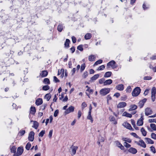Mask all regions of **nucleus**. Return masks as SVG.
<instances>
[{"label": "nucleus", "mask_w": 156, "mask_h": 156, "mask_svg": "<svg viewBox=\"0 0 156 156\" xmlns=\"http://www.w3.org/2000/svg\"><path fill=\"white\" fill-rule=\"evenodd\" d=\"M127 99V96L126 95H124L121 97V100L122 101H125Z\"/></svg>", "instance_id": "51"}, {"label": "nucleus", "mask_w": 156, "mask_h": 156, "mask_svg": "<svg viewBox=\"0 0 156 156\" xmlns=\"http://www.w3.org/2000/svg\"><path fill=\"white\" fill-rule=\"evenodd\" d=\"M99 74H96L94 75L93 76L90 78V82H92L96 80L99 77Z\"/></svg>", "instance_id": "16"}, {"label": "nucleus", "mask_w": 156, "mask_h": 156, "mask_svg": "<svg viewBox=\"0 0 156 156\" xmlns=\"http://www.w3.org/2000/svg\"><path fill=\"white\" fill-rule=\"evenodd\" d=\"M145 139L147 140V141L148 144H153L154 143V141L151 140L150 138H145Z\"/></svg>", "instance_id": "34"}, {"label": "nucleus", "mask_w": 156, "mask_h": 156, "mask_svg": "<svg viewBox=\"0 0 156 156\" xmlns=\"http://www.w3.org/2000/svg\"><path fill=\"white\" fill-rule=\"evenodd\" d=\"M45 133V131L44 130H42L39 133V136L42 137L43 136Z\"/></svg>", "instance_id": "44"}, {"label": "nucleus", "mask_w": 156, "mask_h": 156, "mask_svg": "<svg viewBox=\"0 0 156 156\" xmlns=\"http://www.w3.org/2000/svg\"><path fill=\"white\" fill-rule=\"evenodd\" d=\"M34 133L33 131H31L29 134L28 139L30 141H33L34 139Z\"/></svg>", "instance_id": "5"}, {"label": "nucleus", "mask_w": 156, "mask_h": 156, "mask_svg": "<svg viewBox=\"0 0 156 156\" xmlns=\"http://www.w3.org/2000/svg\"><path fill=\"white\" fill-rule=\"evenodd\" d=\"M59 113V110L58 109L56 110L54 112V116L55 117H56L57 116L58 114Z\"/></svg>", "instance_id": "55"}, {"label": "nucleus", "mask_w": 156, "mask_h": 156, "mask_svg": "<svg viewBox=\"0 0 156 156\" xmlns=\"http://www.w3.org/2000/svg\"><path fill=\"white\" fill-rule=\"evenodd\" d=\"M151 151H152L154 154L156 153V151L155 147L153 146L150 147Z\"/></svg>", "instance_id": "47"}, {"label": "nucleus", "mask_w": 156, "mask_h": 156, "mask_svg": "<svg viewBox=\"0 0 156 156\" xmlns=\"http://www.w3.org/2000/svg\"><path fill=\"white\" fill-rule=\"evenodd\" d=\"M151 78L152 77L150 76H146L144 77V80H151Z\"/></svg>", "instance_id": "56"}, {"label": "nucleus", "mask_w": 156, "mask_h": 156, "mask_svg": "<svg viewBox=\"0 0 156 156\" xmlns=\"http://www.w3.org/2000/svg\"><path fill=\"white\" fill-rule=\"evenodd\" d=\"M46 106H47L46 104H44V105L41 106L40 109L41 110H44Z\"/></svg>", "instance_id": "60"}, {"label": "nucleus", "mask_w": 156, "mask_h": 156, "mask_svg": "<svg viewBox=\"0 0 156 156\" xmlns=\"http://www.w3.org/2000/svg\"><path fill=\"white\" fill-rule=\"evenodd\" d=\"M112 74L111 72H107L105 74L104 77L105 78L109 77L111 76Z\"/></svg>", "instance_id": "30"}, {"label": "nucleus", "mask_w": 156, "mask_h": 156, "mask_svg": "<svg viewBox=\"0 0 156 156\" xmlns=\"http://www.w3.org/2000/svg\"><path fill=\"white\" fill-rule=\"evenodd\" d=\"M145 115L146 116L151 115L153 112L152 110L150 108H146L145 109Z\"/></svg>", "instance_id": "7"}, {"label": "nucleus", "mask_w": 156, "mask_h": 156, "mask_svg": "<svg viewBox=\"0 0 156 156\" xmlns=\"http://www.w3.org/2000/svg\"><path fill=\"white\" fill-rule=\"evenodd\" d=\"M140 142V145H139L142 147L144 148H145L146 147V144L144 141L142 140H140L139 141Z\"/></svg>", "instance_id": "21"}, {"label": "nucleus", "mask_w": 156, "mask_h": 156, "mask_svg": "<svg viewBox=\"0 0 156 156\" xmlns=\"http://www.w3.org/2000/svg\"><path fill=\"white\" fill-rule=\"evenodd\" d=\"M70 148L72 149L71 155H74L76 153V150L78 149V147L72 145Z\"/></svg>", "instance_id": "8"}, {"label": "nucleus", "mask_w": 156, "mask_h": 156, "mask_svg": "<svg viewBox=\"0 0 156 156\" xmlns=\"http://www.w3.org/2000/svg\"><path fill=\"white\" fill-rule=\"evenodd\" d=\"M102 60L101 59L95 62L94 64V65L96 66L98 64H100L102 62Z\"/></svg>", "instance_id": "43"}, {"label": "nucleus", "mask_w": 156, "mask_h": 156, "mask_svg": "<svg viewBox=\"0 0 156 156\" xmlns=\"http://www.w3.org/2000/svg\"><path fill=\"white\" fill-rule=\"evenodd\" d=\"M126 105V103L125 102H121L119 103L117 107L119 108H124Z\"/></svg>", "instance_id": "13"}, {"label": "nucleus", "mask_w": 156, "mask_h": 156, "mask_svg": "<svg viewBox=\"0 0 156 156\" xmlns=\"http://www.w3.org/2000/svg\"><path fill=\"white\" fill-rule=\"evenodd\" d=\"M116 88L119 90L122 91L124 89V86L123 84H119L116 86Z\"/></svg>", "instance_id": "20"}, {"label": "nucleus", "mask_w": 156, "mask_h": 156, "mask_svg": "<svg viewBox=\"0 0 156 156\" xmlns=\"http://www.w3.org/2000/svg\"><path fill=\"white\" fill-rule=\"evenodd\" d=\"M116 146L122 150H123L124 149V147L118 140L115 141Z\"/></svg>", "instance_id": "14"}, {"label": "nucleus", "mask_w": 156, "mask_h": 156, "mask_svg": "<svg viewBox=\"0 0 156 156\" xmlns=\"http://www.w3.org/2000/svg\"><path fill=\"white\" fill-rule=\"evenodd\" d=\"M124 146L127 148H128L130 147H131V145L128 144V143H126V142H125L124 143Z\"/></svg>", "instance_id": "57"}, {"label": "nucleus", "mask_w": 156, "mask_h": 156, "mask_svg": "<svg viewBox=\"0 0 156 156\" xmlns=\"http://www.w3.org/2000/svg\"><path fill=\"white\" fill-rule=\"evenodd\" d=\"M137 108V106L135 105H131L130 106V108L129 109V111H131L136 109Z\"/></svg>", "instance_id": "18"}, {"label": "nucleus", "mask_w": 156, "mask_h": 156, "mask_svg": "<svg viewBox=\"0 0 156 156\" xmlns=\"http://www.w3.org/2000/svg\"><path fill=\"white\" fill-rule=\"evenodd\" d=\"M25 133V131L24 130H21L19 132V134L21 136L23 135Z\"/></svg>", "instance_id": "59"}, {"label": "nucleus", "mask_w": 156, "mask_h": 156, "mask_svg": "<svg viewBox=\"0 0 156 156\" xmlns=\"http://www.w3.org/2000/svg\"><path fill=\"white\" fill-rule=\"evenodd\" d=\"M48 72L47 70L42 71L40 73V76L41 77H45L48 75Z\"/></svg>", "instance_id": "15"}, {"label": "nucleus", "mask_w": 156, "mask_h": 156, "mask_svg": "<svg viewBox=\"0 0 156 156\" xmlns=\"http://www.w3.org/2000/svg\"><path fill=\"white\" fill-rule=\"evenodd\" d=\"M92 37V34L89 33H87L84 36V38L86 40L90 39Z\"/></svg>", "instance_id": "27"}, {"label": "nucleus", "mask_w": 156, "mask_h": 156, "mask_svg": "<svg viewBox=\"0 0 156 156\" xmlns=\"http://www.w3.org/2000/svg\"><path fill=\"white\" fill-rule=\"evenodd\" d=\"M132 90V88L130 86H128L126 89L127 92H130Z\"/></svg>", "instance_id": "50"}, {"label": "nucleus", "mask_w": 156, "mask_h": 156, "mask_svg": "<svg viewBox=\"0 0 156 156\" xmlns=\"http://www.w3.org/2000/svg\"><path fill=\"white\" fill-rule=\"evenodd\" d=\"M95 57L94 55H91L89 56L88 59L89 61L92 62L95 60Z\"/></svg>", "instance_id": "28"}, {"label": "nucleus", "mask_w": 156, "mask_h": 156, "mask_svg": "<svg viewBox=\"0 0 156 156\" xmlns=\"http://www.w3.org/2000/svg\"><path fill=\"white\" fill-rule=\"evenodd\" d=\"M151 138L154 140H156V134L154 133H152L151 134Z\"/></svg>", "instance_id": "52"}, {"label": "nucleus", "mask_w": 156, "mask_h": 156, "mask_svg": "<svg viewBox=\"0 0 156 156\" xmlns=\"http://www.w3.org/2000/svg\"><path fill=\"white\" fill-rule=\"evenodd\" d=\"M23 147H19L17 148V154L19 155H20L23 153Z\"/></svg>", "instance_id": "11"}, {"label": "nucleus", "mask_w": 156, "mask_h": 156, "mask_svg": "<svg viewBox=\"0 0 156 156\" xmlns=\"http://www.w3.org/2000/svg\"><path fill=\"white\" fill-rule=\"evenodd\" d=\"M91 112H88V115L87 116V119H88L90 120L91 122L92 123L93 121V120L91 115Z\"/></svg>", "instance_id": "29"}, {"label": "nucleus", "mask_w": 156, "mask_h": 156, "mask_svg": "<svg viewBox=\"0 0 156 156\" xmlns=\"http://www.w3.org/2000/svg\"><path fill=\"white\" fill-rule=\"evenodd\" d=\"M85 67H86V65H85V63H83L81 65V67H80L81 72H82L84 70V69H85Z\"/></svg>", "instance_id": "39"}, {"label": "nucleus", "mask_w": 156, "mask_h": 156, "mask_svg": "<svg viewBox=\"0 0 156 156\" xmlns=\"http://www.w3.org/2000/svg\"><path fill=\"white\" fill-rule=\"evenodd\" d=\"M122 116L131 118L132 117V114H129L126 112L123 113Z\"/></svg>", "instance_id": "26"}, {"label": "nucleus", "mask_w": 156, "mask_h": 156, "mask_svg": "<svg viewBox=\"0 0 156 156\" xmlns=\"http://www.w3.org/2000/svg\"><path fill=\"white\" fill-rule=\"evenodd\" d=\"M75 107L72 106H70L64 112L65 115H66L70 113L73 112L74 111Z\"/></svg>", "instance_id": "4"}, {"label": "nucleus", "mask_w": 156, "mask_h": 156, "mask_svg": "<svg viewBox=\"0 0 156 156\" xmlns=\"http://www.w3.org/2000/svg\"><path fill=\"white\" fill-rule=\"evenodd\" d=\"M43 82L45 84H49L50 83L49 79L48 78H44L43 80Z\"/></svg>", "instance_id": "32"}, {"label": "nucleus", "mask_w": 156, "mask_h": 156, "mask_svg": "<svg viewBox=\"0 0 156 156\" xmlns=\"http://www.w3.org/2000/svg\"><path fill=\"white\" fill-rule=\"evenodd\" d=\"M43 103V101L42 98H39L36 101L35 103L36 105H41Z\"/></svg>", "instance_id": "17"}, {"label": "nucleus", "mask_w": 156, "mask_h": 156, "mask_svg": "<svg viewBox=\"0 0 156 156\" xmlns=\"http://www.w3.org/2000/svg\"><path fill=\"white\" fill-rule=\"evenodd\" d=\"M149 90L148 89H147L145 90L144 93V94L145 96H146L148 94V93H149Z\"/></svg>", "instance_id": "61"}, {"label": "nucleus", "mask_w": 156, "mask_h": 156, "mask_svg": "<svg viewBox=\"0 0 156 156\" xmlns=\"http://www.w3.org/2000/svg\"><path fill=\"white\" fill-rule=\"evenodd\" d=\"M72 39L73 43H75L76 42V40L75 37L73 36L72 37Z\"/></svg>", "instance_id": "63"}, {"label": "nucleus", "mask_w": 156, "mask_h": 156, "mask_svg": "<svg viewBox=\"0 0 156 156\" xmlns=\"http://www.w3.org/2000/svg\"><path fill=\"white\" fill-rule=\"evenodd\" d=\"M109 119L111 121H114L115 120V118L112 116H111L109 117Z\"/></svg>", "instance_id": "64"}, {"label": "nucleus", "mask_w": 156, "mask_h": 156, "mask_svg": "<svg viewBox=\"0 0 156 156\" xmlns=\"http://www.w3.org/2000/svg\"><path fill=\"white\" fill-rule=\"evenodd\" d=\"M31 146V144L30 142H28L25 148L27 150H29Z\"/></svg>", "instance_id": "40"}, {"label": "nucleus", "mask_w": 156, "mask_h": 156, "mask_svg": "<svg viewBox=\"0 0 156 156\" xmlns=\"http://www.w3.org/2000/svg\"><path fill=\"white\" fill-rule=\"evenodd\" d=\"M156 94V89L155 87H152L151 90V95L155 96Z\"/></svg>", "instance_id": "33"}, {"label": "nucleus", "mask_w": 156, "mask_h": 156, "mask_svg": "<svg viewBox=\"0 0 156 156\" xmlns=\"http://www.w3.org/2000/svg\"><path fill=\"white\" fill-rule=\"evenodd\" d=\"M122 139L123 141H126L125 142H127L129 143H130L132 141L130 139L127 138H123Z\"/></svg>", "instance_id": "37"}, {"label": "nucleus", "mask_w": 156, "mask_h": 156, "mask_svg": "<svg viewBox=\"0 0 156 156\" xmlns=\"http://www.w3.org/2000/svg\"><path fill=\"white\" fill-rule=\"evenodd\" d=\"M143 116L142 115L140 118L139 120H138L137 122V124L138 126H142L143 124Z\"/></svg>", "instance_id": "9"}, {"label": "nucleus", "mask_w": 156, "mask_h": 156, "mask_svg": "<svg viewBox=\"0 0 156 156\" xmlns=\"http://www.w3.org/2000/svg\"><path fill=\"white\" fill-rule=\"evenodd\" d=\"M88 75V73L87 71L85 72L83 75V77L84 78H85Z\"/></svg>", "instance_id": "53"}, {"label": "nucleus", "mask_w": 156, "mask_h": 156, "mask_svg": "<svg viewBox=\"0 0 156 156\" xmlns=\"http://www.w3.org/2000/svg\"><path fill=\"white\" fill-rule=\"evenodd\" d=\"M87 106V105L85 102H83L81 105V108L82 110H83Z\"/></svg>", "instance_id": "49"}, {"label": "nucleus", "mask_w": 156, "mask_h": 156, "mask_svg": "<svg viewBox=\"0 0 156 156\" xmlns=\"http://www.w3.org/2000/svg\"><path fill=\"white\" fill-rule=\"evenodd\" d=\"M110 91L109 88H105L101 89L100 91V94L102 96H105L108 94Z\"/></svg>", "instance_id": "2"}, {"label": "nucleus", "mask_w": 156, "mask_h": 156, "mask_svg": "<svg viewBox=\"0 0 156 156\" xmlns=\"http://www.w3.org/2000/svg\"><path fill=\"white\" fill-rule=\"evenodd\" d=\"M51 97V95L50 93L46 94L44 96V98L46 99L47 101H49Z\"/></svg>", "instance_id": "31"}, {"label": "nucleus", "mask_w": 156, "mask_h": 156, "mask_svg": "<svg viewBox=\"0 0 156 156\" xmlns=\"http://www.w3.org/2000/svg\"><path fill=\"white\" fill-rule=\"evenodd\" d=\"M122 125L125 127L127 129H129L131 130H133V129L132 128L130 124H129L128 123L126 122H124L122 124Z\"/></svg>", "instance_id": "10"}, {"label": "nucleus", "mask_w": 156, "mask_h": 156, "mask_svg": "<svg viewBox=\"0 0 156 156\" xmlns=\"http://www.w3.org/2000/svg\"><path fill=\"white\" fill-rule=\"evenodd\" d=\"M141 91V89L139 87H137L135 88L133 90L132 94L133 97L137 96L140 94Z\"/></svg>", "instance_id": "1"}, {"label": "nucleus", "mask_w": 156, "mask_h": 156, "mask_svg": "<svg viewBox=\"0 0 156 156\" xmlns=\"http://www.w3.org/2000/svg\"><path fill=\"white\" fill-rule=\"evenodd\" d=\"M77 49L80 51H82L83 50V45L82 44H80L77 47Z\"/></svg>", "instance_id": "45"}, {"label": "nucleus", "mask_w": 156, "mask_h": 156, "mask_svg": "<svg viewBox=\"0 0 156 156\" xmlns=\"http://www.w3.org/2000/svg\"><path fill=\"white\" fill-rule=\"evenodd\" d=\"M64 27L62 24H59L58 26L57 30L58 31L61 32L63 29Z\"/></svg>", "instance_id": "24"}, {"label": "nucleus", "mask_w": 156, "mask_h": 156, "mask_svg": "<svg viewBox=\"0 0 156 156\" xmlns=\"http://www.w3.org/2000/svg\"><path fill=\"white\" fill-rule=\"evenodd\" d=\"M16 147L15 146H13L11 149V153H15L16 151Z\"/></svg>", "instance_id": "41"}, {"label": "nucleus", "mask_w": 156, "mask_h": 156, "mask_svg": "<svg viewBox=\"0 0 156 156\" xmlns=\"http://www.w3.org/2000/svg\"><path fill=\"white\" fill-rule=\"evenodd\" d=\"M53 81L55 83L59 82H60L59 80L55 76L53 77Z\"/></svg>", "instance_id": "54"}, {"label": "nucleus", "mask_w": 156, "mask_h": 156, "mask_svg": "<svg viewBox=\"0 0 156 156\" xmlns=\"http://www.w3.org/2000/svg\"><path fill=\"white\" fill-rule=\"evenodd\" d=\"M52 133H53V130L52 129L51 130L49 131V135H48V136L50 138H51L52 136Z\"/></svg>", "instance_id": "62"}, {"label": "nucleus", "mask_w": 156, "mask_h": 156, "mask_svg": "<svg viewBox=\"0 0 156 156\" xmlns=\"http://www.w3.org/2000/svg\"><path fill=\"white\" fill-rule=\"evenodd\" d=\"M112 82V80L111 79L107 80L105 81L104 83V85L106 86L107 85H110L111 84Z\"/></svg>", "instance_id": "22"}, {"label": "nucleus", "mask_w": 156, "mask_h": 156, "mask_svg": "<svg viewBox=\"0 0 156 156\" xmlns=\"http://www.w3.org/2000/svg\"><path fill=\"white\" fill-rule=\"evenodd\" d=\"M86 88H88V89H87L86 90V91L87 92H88V93L91 94L93 93V90L90 89V87H88V86H87L86 87Z\"/></svg>", "instance_id": "42"}, {"label": "nucleus", "mask_w": 156, "mask_h": 156, "mask_svg": "<svg viewBox=\"0 0 156 156\" xmlns=\"http://www.w3.org/2000/svg\"><path fill=\"white\" fill-rule=\"evenodd\" d=\"M128 151L129 152L133 154H136L137 152V150L135 148L132 147H130L128 149Z\"/></svg>", "instance_id": "12"}, {"label": "nucleus", "mask_w": 156, "mask_h": 156, "mask_svg": "<svg viewBox=\"0 0 156 156\" xmlns=\"http://www.w3.org/2000/svg\"><path fill=\"white\" fill-rule=\"evenodd\" d=\"M148 121L150 123L155 122L156 123V119H149Z\"/></svg>", "instance_id": "58"}, {"label": "nucleus", "mask_w": 156, "mask_h": 156, "mask_svg": "<svg viewBox=\"0 0 156 156\" xmlns=\"http://www.w3.org/2000/svg\"><path fill=\"white\" fill-rule=\"evenodd\" d=\"M141 131L142 132V135L144 136H146L147 135V132L143 128H142L141 129Z\"/></svg>", "instance_id": "35"}, {"label": "nucleus", "mask_w": 156, "mask_h": 156, "mask_svg": "<svg viewBox=\"0 0 156 156\" xmlns=\"http://www.w3.org/2000/svg\"><path fill=\"white\" fill-rule=\"evenodd\" d=\"M50 89V87L48 85H45L43 87L42 90H49Z\"/></svg>", "instance_id": "38"}, {"label": "nucleus", "mask_w": 156, "mask_h": 156, "mask_svg": "<svg viewBox=\"0 0 156 156\" xmlns=\"http://www.w3.org/2000/svg\"><path fill=\"white\" fill-rule=\"evenodd\" d=\"M38 123L36 121H33V125L32 126V127L34 128L35 129H37L39 126Z\"/></svg>", "instance_id": "25"}, {"label": "nucleus", "mask_w": 156, "mask_h": 156, "mask_svg": "<svg viewBox=\"0 0 156 156\" xmlns=\"http://www.w3.org/2000/svg\"><path fill=\"white\" fill-rule=\"evenodd\" d=\"M116 63L114 60H112L108 62L107 65L106 67L107 69H108L111 66L113 69L115 68L116 66H115Z\"/></svg>", "instance_id": "3"}, {"label": "nucleus", "mask_w": 156, "mask_h": 156, "mask_svg": "<svg viewBox=\"0 0 156 156\" xmlns=\"http://www.w3.org/2000/svg\"><path fill=\"white\" fill-rule=\"evenodd\" d=\"M150 127L153 130H156V125L154 123H151L150 124Z\"/></svg>", "instance_id": "36"}, {"label": "nucleus", "mask_w": 156, "mask_h": 156, "mask_svg": "<svg viewBox=\"0 0 156 156\" xmlns=\"http://www.w3.org/2000/svg\"><path fill=\"white\" fill-rule=\"evenodd\" d=\"M70 43V40L68 39H66V41L64 44L65 47L67 48H68L69 47V44Z\"/></svg>", "instance_id": "23"}, {"label": "nucleus", "mask_w": 156, "mask_h": 156, "mask_svg": "<svg viewBox=\"0 0 156 156\" xmlns=\"http://www.w3.org/2000/svg\"><path fill=\"white\" fill-rule=\"evenodd\" d=\"M147 100V99L146 98H144L140 101L138 104L139 107H140V108H142Z\"/></svg>", "instance_id": "6"}, {"label": "nucleus", "mask_w": 156, "mask_h": 156, "mask_svg": "<svg viewBox=\"0 0 156 156\" xmlns=\"http://www.w3.org/2000/svg\"><path fill=\"white\" fill-rule=\"evenodd\" d=\"M36 112V108L34 107L31 106L30 109V113L34 115Z\"/></svg>", "instance_id": "19"}, {"label": "nucleus", "mask_w": 156, "mask_h": 156, "mask_svg": "<svg viewBox=\"0 0 156 156\" xmlns=\"http://www.w3.org/2000/svg\"><path fill=\"white\" fill-rule=\"evenodd\" d=\"M105 66L104 65H102L101 66H99L98 69H97V70H101L104 69L105 68Z\"/></svg>", "instance_id": "48"}, {"label": "nucleus", "mask_w": 156, "mask_h": 156, "mask_svg": "<svg viewBox=\"0 0 156 156\" xmlns=\"http://www.w3.org/2000/svg\"><path fill=\"white\" fill-rule=\"evenodd\" d=\"M105 79L104 78H103L101 79H100L99 80V83L100 84H102L103 83L104 84V83L105 82Z\"/></svg>", "instance_id": "46"}]
</instances>
